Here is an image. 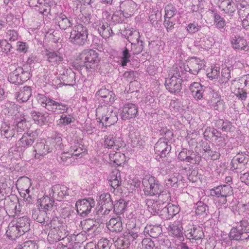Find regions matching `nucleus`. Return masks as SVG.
<instances>
[{
  "mask_svg": "<svg viewBox=\"0 0 249 249\" xmlns=\"http://www.w3.org/2000/svg\"><path fill=\"white\" fill-rule=\"evenodd\" d=\"M100 61L98 53L92 49L83 50L73 63L72 66L81 73L90 71Z\"/></svg>",
  "mask_w": 249,
  "mask_h": 249,
  "instance_id": "f257e3e1",
  "label": "nucleus"
},
{
  "mask_svg": "<svg viewBox=\"0 0 249 249\" xmlns=\"http://www.w3.org/2000/svg\"><path fill=\"white\" fill-rule=\"evenodd\" d=\"M38 103L48 111L63 114L66 112L68 107L67 106L62 103L57 102L52 99L43 94H38L36 96Z\"/></svg>",
  "mask_w": 249,
  "mask_h": 249,
  "instance_id": "f03ea898",
  "label": "nucleus"
},
{
  "mask_svg": "<svg viewBox=\"0 0 249 249\" xmlns=\"http://www.w3.org/2000/svg\"><path fill=\"white\" fill-rule=\"evenodd\" d=\"M143 191L146 196H154L162 190L163 187L155 177L150 175H145L142 179Z\"/></svg>",
  "mask_w": 249,
  "mask_h": 249,
  "instance_id": "7ed1b4c3",
  "label": "nucleus"
},
{
  "mask_svg": "<svg viewBox=\"0 0 249 249\" xmlns=\"http://www.w3.org/2000/svg\"><path fill=\"white\" fill-rule=\"evenodd\" d=\"M88 36V28L82 24H79L71 32L69 40L73 45L82 46L86 44Z\"/></svg>",
  "mask_w": 249,
  "mask_h": 249,
  "instance_id": "20e7f679",
  "label": "nucleus"
},
{
  "mask_svg": "<svg viewBox=\"0 0 249 249\" xmlns=\"http://www.w3.org/2000/svg\"><path fill=\"white\" fill-rule=\"evenodd\" d=\"M229 237L231 240H244L249 239V223L246 220H242L236 226L231 228Z\"/></svg>",
  "mask_w": 249,
  "mask_h": 249,
  "instance_id": "39448f33",
  "label": "nucleus"
},
{
  "mask_svg": "<svg viewBox=\"0 0 249 249\" xmlns=\"http://www.w3.org/2000/svg\"><path fill=\"white\" fill-rule=\"evenodd\" d=\"M30 77V72L19 67L10 73L8 79L11 83L18 85L27 81Z\"/></svg>",
  "mask_w": 249,
  "mask_h": 249,
  "instance_id": "423d86ee",
  "label": "nucleus"
},
{
  "mask_svg": "<svg viewBox=\"0 0 249 249\" xmlns=\"http://www.w3.org/2000/svg\"><path fill=\"white\" fill-rule=\"evenodd\" d=\"M244 28L249 26V4L245 0H234Z\"/></svg>",
  "mask_w": 249,
  "mask_h": 249,
  "instance_id": "0eeeda50",
  "label": "nucleus"
},
{
  "mask_svg": "<svg viewBox=\"0 0 249 249\" xmlns=\"http://www.w3.org/2000/svg\"><path fill=\"white\" fill-rule=\"evenodd\" d=\"M181 76L178 71L174 73L170 77L166 78L165 86L166 89L171 93H178L181 89Z\"/></svg>",
  "mask_w": 249,
  "mask_h": 249,
  "instance_id": "6e6552de",
  "label": "nucleus"
},
{
  "mask_svg": "<svg viewBox=\"0 0 249 249\" xmlns=\"http://www.w3.org/2000/svg\"><path fill=\"white\" fill-rule=\"evenodd\" d=\"M204 66L205 64L202 60L198 58L192 57L184 64L182 73H184V71H185L196 75Z\"/></svg>",
  "mask_w": 249,
  "mask_h": 249,
  "instance_id": "1a4fd4ad",
  "label": "nucleus"
},
{
  "mask_svg": "<svg viewBox=\"0 0 249 249\" xmlns=\"http://www.w3.org/2000/svg\"><path fill=\"white\" fill-rule=\"evenodd\" d=\"M95 202L93 199L88 198L78 200L75 206L78 213L82 216H85L91 211L92 208L95 206Z\"/></svg>",
  "mask_w": 249,
  "mask_h": 249,
  "instance_id": "9d476101",
  "label": "nucleus"
},
{
  "mask_svg": "<svg viewBox=\"0 0 249 249\" xmlns=\"http://www.w3.org/2000/svg\"><path fill=\"white\" fill-rule=\"evenodd\" d=\"M181 160L185 161L193 164L199 163L201 160V156L198 152L185 148L182 149L178 156Z\"/></svg>",
  "mask_w": 249,
  "mask_h": 249,
  "instance_id": "9b49d317",
  "label": "nucleus"
},
{
  "mask_svg": "<svg viewBox=\"0 0 249 249\" xmlns=\"http://www.w3.org/2000/svg\"><path fill=\"white\" fill-rule=\"evenodd\" d=\"M47 225L50 228L55 229H58L57 234L58 238V241L64 239L67 235L68 231H66L65 226L63 223L57 217H53L49 223H47Z\"/></svg>",
  "mask_w": 249,
  "mask_h": 249,
  "instance_id": "f8f14e48",
  "label": "nucleus"
},
{
  "mask_svg": "<svg viewBox=\"0 0 249 249\" xmlns=\"http://www.w3.org/2000/svg\"><path fill=\"white\" fill-rule=\"evenodd\" d=\"M36 137L37 135L35 132L24 133L18 142V148L20 151H24L33 144Z\"/></svg>",
  "mask_w": 249,
  "mask_h": 249,
  "instance_id": "ddd939ff",
  "label": "nucleus"
},
{
  "mask_svg": "<svg viewBox=\"0 0 249 249\" xmlns=\"http://www.w3.org/2000/svg\"><path fill=\"white\" fill-rule=\"evenodd\" d=\"M138 107L136 104L127 103L124 105L121 113L123 120L134 118L138 115Z\"/></svg>",
  "mask_w": 249,
  "mask_h": 249,
  "instance_id": "4468645a",
  "label": "nucleus"
},
{
  "mask_svg": "<svg viewBox=\"0 0 249 249\" xmlns=\"http://www.w3.org/2000/svg\"><path fill=\"white\" fill-rule=\"evenodd\" d=\"M232 194V188L229 185H221L210 190V195L219 197H227Z\"/></svg>",
  "mask_w": 249,
  "mask_h": 249,
  "instance_id": "2eb2a0df",
  "label": "nucleus"
},
{
  "mask_svg": "<svg viewBox=\"0 0 249 249\" xmlns=\"http://www.w3.org/2000/svg\"><path fill=\"white\" fill-rule=\"evenodd\" d=\"M45 56L49 63L54 67H57L63 61V54L58 50H46Z\"/></svg>",
  "mask_w": 249,
  "mask_h": 249,
  "instance_id": "dca6fc26",
  "label": "nucleus"
},
{
  "mask_svg": "<svg viewBox=\"0 0 249 249\" xmlns=\"http://www.w3.org/2000/svg\"><path fill=\"white\" fill-rule=\"evenodd\" d=\"M167 140L160 138L155 144L154 150L157 154L160 157H165L169 154L171 149V147L168 144Z\"/></svg>",
  "mask_w": 249,
  "mask_h": 249,
  "instance_id": "f3484780",
  "label": "nucleus"
},
{
  "mask_svg": "<svg viewBox=\"0 0 249 249\" xmlns=\"http://www.w3.org/2000/svg\"><path fill=\"white\" fill-rule=\"evenodd\" d=\"M104 110L106 112L105 114H103L101 118H99L100 122L102 123L103 125L105 126H110L114 124L117 121V116L115 113L112 114V109L110 110L106 108H104Z\"/></svg>",
  "mask_w": 249,
  "mask_h": 249,
  "instance_id": "a211bd4d",
  "label": "nucleus"
},
{
  "mask_svg": "<svg viewBox=\"0 0 249 249\" xmlns=\"http://www.w3.org/2000/svg\"><path fill=\"white\" fill-rule=\"evenodd\" d=\"M219 7L224 13L231 16L237 10L236 4L234 0H219Z\"/></svg>",
  "mask_w": 249,
  "mask_h": 249,
  "instance_id": "6ab92c4d",
  "label": "nucleus"
},
{
  "mask_svg": "<svg viewBox=\"0 0 249 249\" xmlns=\"http://www.w3.org/2000/svg\"><path fill=\"white\" fill-rule=\"evenodd\" d=\"M104 147L105 148H112L113 149L118 150L123 146L122 140L114 137L113 135L109 134L105 136Z\"/></svg>",
  "mask_w": 249,
  "mask_h": 249,
  "instance_id": "aec40b11",
  "label": "nucleus"
},
{
  "mask_svg": "<svg viewBox=\"0 0 249 249\" xmlns=\"http://www.w3.org/2000/svg\"><path fill=\"white\" fill-rule=\"evenodd\" d=\"M52 191L53 196L56 197L57 199L59 201L65 196L71 195L69 189L65 185H54L52 187Z\"/></svg>",
  "mask_w": 249,
  "mask_h": 249,
  "instance_id": "412c9836",
  "label": "nucleus"
},
{
  "mask_svg": "<svg viewBox=\"0 0 249 249\" xmlns=\"http://www.w3.org/2000/svg\"><path fill=\"white\" fill-rule=\"evenodd\" d=\"M30 115L35 123L40 126L47 124L49 122L48 113H42L35 110H32Z\"/></svg>",
  "mask_w": 249,
  "mask_h": 249,
  "instance_id": "4be33fe9",
  "label": "nucleus"
},
{
  "mask_svg": "<svg viewBox=\"0 0 249 249\" xmlns=\"http://www.w3.org/2000/svg\"><path fill=\"white\" fill-rule=\"evenodd\" d=\"M34 151L36 154V159H39L40 157H43L48 153L51 152V149L46 142L41 141L37 142L34 146Z\"/></svg>",
  "mask_w": 249,
  "mask_h": 249,
  "instance_id": "5701e85b",
  "label": "nucleus"
},
{
  "mask_svg": "<svg viewBox=\"0 0 249 249\" xmlns=\"http://www.w3.org/2000/svg\"><path fill=\"white\" fill-rule=\"evenodd\" d=\"M81 225L83 231L89 234L93 233L99 226V222L91 219H88L81 221Z\"/></svg>",
  "mask_w": 249,
  "mask_h": 249,
  "instance_id": "b1692460",
  "label": "nucleus"
},
{
  "mask_svg": "<svg viewBox=\"0 0 249 249\" xmlns=\"http://www.w3.org/2000/svg\"><path fill=\"white\" fill-rule=\"evenodd\" d=\"M30 220L27 216L18 218L16 223V229L20 235L28 231L30 227Z\"/></svg>",
  "mask_w": 249,
  "mask_h": 249,
  "instance_id": "393cba45",
  "label": "nucleus"
},
{
  "mask_svg": "<svg viewBox=\"0 0 249 249\" xmlns=\"http://www.w3.org/2000/svg\"><path fill=\"white\" fill-rule=\"evenodd\" d=\"M185 236L187 238L193 240H200L204 236L202 228L200 226L194 227L190 230L186 232Z\"/></svg>",
  "mask_w": 249,
  "mask_h": 249,
  "instance_id": "a878e982",
  "label": "nucleus"
},
{
  "mask_svg": "<svg viewBox=\"0 0 249 249\" xmlns=\"http://www.w3.org/2000/svg\"><path fill=\"white\" fill-rule=\"evenodd\" d=\"M167 229L169 232L173 236L181 240L183 238V232L181 224L179 221L175 222L173 223H170Z\"/></svg>",
  "mask_w": 249,
  "mask_h": 249,
  "instance_id": "bb28decb",
  "label": "nucleus"
},
{
  "mask_svg": "<svg viewBox=\"0 0 249 249\" xmlns=\"http://www.w3.org/2000/svg\"><path fill=\"white\" fill-rule=\"evenodd\" d=\"M179 212V209L175 205L168 204L165 207L160 210V214L164 215L165 218L169 219Z\"/></svg>",
  "mask_w": 249,
  "mask_h": 249,
  "instance_id": "cd10ccee",
  "label": "nucleus"
},
{
  "mask_svg": "<svg viewBox=\"0 0 249 249\" xmlns=\"http://www.w3.org/2000/svg\"><path fill=\"white\" fill-rule=\"evenodd\" d=\"M16 131L14 126L4 124L1 127L0 134L1 136H4V138L12 139L17 137L18 134L16 133Z\"/></svg>",
  "mask_w": 249,
  "mask_h": 249,
  "instance_id": "c85d7f7f",
  "label": "nucleus"
},
{
  "mask_svg": "<svg viewBox=\"0 0 249 249\" xmlns=\"http://www.w3.org/2000/svg\"><path fill=\"white\" fill-rule=\"evenodd\" d=\"M107 228L112 231L120 232L123 230L121 217L117 216L116 217L111 218L107 223Z\"/></svg>",
  "mask_w": 249,
  "mask_h": 249,
  "instance_id": "c756f323",
  "label": "nucleus"
},
{
  "mask_svg": "<svg viewBox=\"0 0 249 249\" xmlns=\"http://www.w3.org/2000/svg\"><path fill=\"white\" fill-rule=\"evenodd\" d=\"M122 35L124 36L125 38L127 39L128 42L131 44L140 40L139 32L134 30L133 29H126L123 32Z\"/></svg>",
  "mask_w": 249,
  "mask_h": 249,
  "instance_id": "7c9ffc66",
  "label": "nucleus"
},
{
  "mask_svg": "<svg viewBox=\"0 0 249 249\" xmlns=\"http://www.w3.org/2000/svg\"><path fill=\"white\" fill-rule=\"evenodd\" d=\"M122 182L121 174L118 170L113 171L108 177V183L113 188L116 189L121 185Z\"/></svg>",
  "mask_w": 249,
  "mask_h": 249,
  "instance_id": "2f4dec72",
  "label": "nucleus"
},
{
  "mask_svg": "<svg viewBox=\"0 0 249 249\" xmlns=\"http://www.w3.org/2000/svg\"><path fill=\"white\" fill-rule=\"evenodd\" d=\"M55 20L57 23V25L62 30H66L72 26V23L70 19L67 16L60 13L56 18Z\"/></svg>",
  "mask_w": 249,
  "mask_h": 249,
  "instance_id": "473e14b6",
  "label": "nucleus"
},
{
  "mask_svg": "<svg viewBox=\"0 0 249 249\" xmlns=\"http://www.w3.org/2000/svg\"><path fill=\"white\" fill-rule=\"evenodd\" d=\"M32 95L31 88L30 87H24L20 89L19 92L16 93V97L18 101L21 102L27 101Z\"/></svg>",
  "mask_w": 249,
  "mask_h": 249,
  "instance_id": "72a5a7b5",
  "label": "nucleus"
},
{
  "mask_svg": "<svg viewBox=\"0 0 249 249\" xmlns=\"http://www.w3.org/2000/svg\"><path fill=\"white\" fill-rule=\"evenodd\" d=\"M232 48L235 50H244L247 46V42L243 37L236 36L232 37L231 40Z\"/></svg>",
  "mask_w": 249,
  "mask_h": 249,
  "instance_id": "f704fd0d",
  "label": "nucleus"
},
{
  "mask_svg": "<svg viewBox=\"0 0 249 249\" xmlns=\"http://www.w3.org/2000/svg\"><path fill=\"white\" fill-rule=\"evenodd\" d=\"M204 138L206 140L214 138L215 140L222 137L221 132L215 128L207 127L203 133Z\"/></svg>",
  "mask_w": 249,
  "mask_h": 249,
  "instance_id": "c9c22d12",
  "label": "nucleus"
},
{
  "mask_svg": "<svg viewBox=\"0 0 249 249\" xmlns=\"http://www.w3.org/2000/svg\"><path fill=\"white\" fill-rule=\"evenodd\" d=\"M98 32L104 38H108L113 34L110 25L107 22L103 23L98 29Z\"/></svg>",
  "mask_w": 249,
  "mask_h": 249,
  "instance_id": "e433bc0d",
  "label": "nucleus"
},
{
  "mask_svg": "<svg viewBox=\"0 0 249 249\" xmlns=\"http://www.w3.org/2000/svg\"><path fill=\"white\" fill-rule=\"evenodd\" d=\"M39 4L35 9L40 14L44 15H47L51 12V6L45 0H38Z\"/></svg>",
  "mask_w": 249,
  "mask_h": 249,
  "instance_id": "4c0bfd02",
  "label": "nucleus"
},
{
  "mask_svg": "<svg viewBox=\"0 0 249 249\" xmlns=\"http://www.w3.org/2000/svg\"><path fill=\"white\" fill-rule=\"evenodd\" d=\"M146 204L148 211L153 214H159L160 211V203L153 199H147Z\"/></svg>",
  "mask_w": 249,
  "mask_h": 249,
  "instance_id": "58836bf2",
  "label": "nucleus"
},
{
  "mask_svg": "<svg viewBox=\"0 0 249 249\" xmlns=\"http://www.w3.org/2000/svg\"><path fill=\"white\" fill-rule=\"evenodd\" d=\"M129 238L127 237L126 235L121 236L117 238L114 241L115 246L118 249H125L129 247L130 243L129 241Z\"/></svg>",
  "mask_w": 249,
  "mask_h": 249,
  "instance_id": "ea45409f",
  "label": "nucleus"
},
{
  "mask_svg": "<svg viewBox=\"0 0 249 249\" xmlns=\"http://www.w3.org/2000/svg\"><path fill=\"white\" fill-rule=\"evenodd\" d=\"M133 4V2L129 0L125 1L122 3L121 7L123 8L122 12L124 17L127 18L133 15L134 11V8L132 6Z\"/></svg>",
  "mask_w": 249,
  "mask_h": 249,
  "instance_id": "a19ab883",
  "label": "nucleus"
},
{
  "mask_svg": "<svg viewBox=\"0 0 249 249\" xmlns=\"http://www.w3.org/2000/svg\"><path fill=\"white\" fill-rule=\"evenodd\" d=\"M109 159L115 165H121L123 162L124 155L120 152H113L109 154Z\"/></svg>",
  "mask_w": 249,
  "mask_h": 249,
  "instance_id": "79ce46f5",
  "label": "nucleus"
},
{
  "mask_svg": "<svg viewBox=\"0 0 249 249\" xmlns=\"http://www.w3.org/2000/svg\"><path fill=\"white\" fill-rule=\"evenodd\" d=\"M99 204L105 205L107 207V209H112L113 201L109 193L101 194L100 196Z\"/></svg>",
  "mask_w": 249,
  "mask_h": 249,
  "instance_id": "37998d69",
  "label": "nucleus"
},
{
  "mask_svg": "<svg viewBox=\"0 0 249 249\" xmlns=\"http://www.w3.org/2000/svg\"><path fill=\"white\" fill-rule=\"evenodd\" d=\"M126 207V202L122 199L117 201L115 204H113L114 212L117 214L122 213Z\"/></svg>",
  "mask_w": 249,
  "mask_h": 249,
  "instance_id": "c03bdc74",
  "label": "nucleus"
},
{
  "mask_svg": "<svg viewBox=\"0 0 249 249\" xmlns=\"http://www.w3.org/2000/svg\"><path fill=\"white\" fill-rule=\"evenodd\" d=\"M196 215H206L207 214L208 207L206 204L201 201H198L196 203Z\"/></svg>",
  "mask_w": 249,
  "mask_h": 249,
  "instance_id": "a18cd8bd",
  "label": "nucleus"
},
{
  "mask_svg": "<svg viewBox=\"0 0 249 249\" xmlns=\"http://www.w3.org/2000/svg\"><path fill=\"white\" fill-rule=\"evenodd\" d=\"M15 123L17 127V133L19 132H22L27 128L26 120L24 117L21 118L16 117Z\"/></svg>",
  "mask_w": 249,
  "mask_h": 249,
  "instance_id": "49530a36",
  "label": "nucleus"
},
{
  "mask_svg": "<svg viewBox=\"0 0 249 249\" xmlns=\"http://www.w3.org/2000/svg\"><path fill=\"white\" fill-rule=\"evenodd\" d=\"M144 43L143 41L140 40L131 44V50L134 55L138 54L141 53L143 49Z\"/></svg>",
  "mask_w": 249,
  "mask_h": 249,
  "instance_id": "de8ad7c7",
  "label": "nucleus"
},
{
  "mask_svg": "<svg viewBox=\"0 0 249 249\" xmlns=\"http://www.w3.org/2000/svg\"><path fill=\"white\" fill-rule=\"evenodd\" d=\"M148 230V234L153 238L158 237L162 232L161 227L160 225L150 226Z\"/></svg>",
  "mask_w": 249,
  "mask_h": 249,
  "instance_id": "09e8293b",
  "label": "nucleus"
},
{
  "mask_svg": "<svg viewBox=\"0 0 249 249\" xmlns=\"http://www.w3.org/2000/svg\"><path fill=\"white\" fill-rule=\"evenodd\" d=\"M230 78H231V70L230 68L226 67L222 69L221 71V77L219 80V83L226 84L228 82Z\"/></svg>",
  "mask_w": 249,
  "mask_h": 249,
  "instance_id": "8fccbe9b",
  "label": "nucleus"
},
{
  "mask_svg": "<svg viewBox=\"0 0 249 249\" xmlns=\"http://www.w3.org/2000/svg\"><path fill=\"white\" fill-rule=\"evenodd\" d=\"M54 201L51 199L49 197L46 196L41 200L40 206L43 207L45 210H49L53 207Z\"/></svg>",
  "mask_w": 249,
  "mask_h": 249,
  "instance_id": "3c124183",
  "label": "nucleus"
},
{
  "mask_svg": "<svg viewBox=\"0 0 249 249\" xmlns=\"http://www.w3.org/2000/svg\"><path fill=\"white\" fill-rule=\"evenodd\" d=\"M165 185L167 188H173V189H176L178 186V178L173 176L168 179L165 180Z\"/></svg>",
  "mask_w": 249,
  "mask_h": 249,
  "instance_id": "603ef678",
  "label": "nucleus"
},
{
  "mask_svg": "<svg viewBox=\"0 0 249 249\" xmlns=\"http://www.w3.org/2000/svg\"><path fill=\"white\" fill-rule=\"evenodd\" d=\"M129 49L125 47L122 52V56L121 58V64L123 67L125 66L127 63L130 62L131 56Z\"/></svg>",
  "mask_w": 249,
  "mask_h": 249,
  "instance_id": "864d4df0",
  "label": "nucleus"
},
{
  "mask_svg": "<svg viewBox=\"0 0 249 249\" xmlns=\"http://www.w3.org/2000/svg\"><path fill=\"white\" fill-rule=\"evenodd\" d=\"M177 12L176 8L172 5H167L165 8L164 18H175Z\"/></svg>",
  "mask_w": 249,
  "mask_h": 249,
  "instance_id": "5fc2aeb1",
  "label": "nucleus"
},
{
  "mask_svg": "<svg viewBox=\"0 0 249 249\" xmlns=\"http://www.w3.org/2000/svg\"><path fill=\"white\" fill-rule=\"evenodd\" d=\"M142 244L143 249H159L155 246L154 242L151 238H145L142 240Z\"/></svg>",
  "mask_w": 249,
  "mask_h": 249,
  "instance_id": "6e6d98bb",
  "label": "nucleus"
},
{
  "mask_svg": "<svg viewBox=\"0 0 249 249\" xmlns=\"http://www.w3.org/2000/svg\"><path fill=\"white\" fill-rule=\"evenodd\" d=\"M116 99V96L112 91L107 94L105 97L102 99L104 102V106H110L113 104L115 100Z\"/></svg>",
  "mask_w": 249,
  "mask_h": 249,
  "instance_id": "4d7b16f0",
  "label": "nucleus"
},
{
  "mask_svg": "<svg viewBox=\"0 0 249 249\" xmlns=\"http://www.w3.org/2000/svg\"><path fill=\"white\" fill-rule=\"evenodd\" d=\"M163 24L167 31L169 32L174 28V26L176 24V19L175 18H165Z\"/></svg>",
  "mask_w": 249,
  "mask_h": 249,
  "instance_id": "13d9d810",
  "label": "nucleus"
},
{
  "mask_svg": "<svg viewBox=\"0 0 249 249\" xmlns=\"http://www.w3.org/2000/svg\"><path fill=\"white\" fill-rule=\"evenodd\" d=\"M107 207L103 204H99V206L96 207V213L97 215H107L109 214L112 209H107Z\"/></svg>",
  "mask_w": 249,
  "mask_h": 249,
  "instance_id": "bf43d9fd",
  "label": "nucleus"
},
{
  "mask_svg": "<svg viewBox=\"0 0 249 249\" xmlns=\"http://www.w3.org/2000/svg\"><path fill=\"white\" fill-rule=\"evenodd\" d=\"M214 23L218 28H223L225 26V20L219 15L217 13L214 14Z\"/></svg>",
  "mask_w": 249,
  "mask_h": 249,
  "instance_id": "052dcab7",
  "label": "nucleus"
},
{
  "mask_svg": "<svg viewBox=\"0 0 249 249\" xmlns=\"http://www.w3.org/2000/svg\"><path fill=\"white\" fill-rule=\"evenodd\" d=\"M235 127L232 123L229 120H225L223 122V125L221 130L225 132H233Z\"/></svg>",
  "mask_w": 249,
  "mask_h": 249,
  "instance_id": "680f3d73",
  "label": "nucleus"
},
{
  "mask_svg": "<svg viewBox=\"0 0 249 249\" xmlns=\"http://www.w3.org/2000/svg\"><path fill=\"white\" fill-rule=\"evenodd\" d=\"M127 237L129 238V241L130 243L131 242H134L135 244L138 242H142V235H139L137 234H134L132 233H130L129 232L126 235Z\"/></svg>",
  "mask_w": 249,
  "mask_h": 249,
  "instance_id": "e2e57ef3",
  "label": "nucleus"
},
{
  "mask_svg": "<svg viewBox=\"0 0 249 249\" xmlns=\"http://www.w3.org/2000/svg\"><path fill=\"white\" fill-rule=\"evenodd\" d=\"M160 135L165 136L164 140L169 141L171 140L173 137V132L166 127H161L159 130Z\"/></svg>",
  "mask_w": 249,
  "mask_h": 249,
  "instance_id": "0e129e2a",
  "label": "nucleus"
},
{
  "mask_svg": "<svg viewBox=\"0 0 249 249\" xmlns=\"http://www.w3.org/2000/svg\"><path fill=\"white\" fill-rule=\"evenodd\" d=\"M47 216V213L44 211H38V213L36 214H34V218H36L37 222L44 224L45 222V217Z\"/></svg>",
  "mask_w": 249,
  "mask_h": 249,
  "instance_id": "69168bd1",
  "label": "nucleus"
},
{
  "mask_svg": "<svg viewBox=\"0 0 249 249\" xmlns=\"http://www.w3.org/2000/svg\"><path fill=\"white\" fill-rule=\"evenodd\" d=\"M112 243L107 239H101L98 243L99 249H110Z\"/></svg>",
  "mask_w": 249,
  "mask_h": 249,
  "instance_id": "338daca9",
  "label": "nucleus"
},
{
  "mask_svg": "<svg viewBox=\"0 0 249 249\" xmlns=\"http://www.w3.org/2000/svg\"><path fill=\"white\" fill-rule=\"evenodd\" d=\"M72 122V119L71 116H67L63 114L61 115L60 118L59 119L58 124L60 125L66 126L70 124Z\"/></svg>",
  "mask_w": 249,
  "mask_h": 249,
  "instance_id": "774afa93",
  "label": "nucleus"
}]
</instances>
